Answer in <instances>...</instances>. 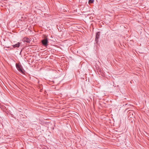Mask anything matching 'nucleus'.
Instances as JSON below:
<instances>
[{"instance_id": "nucleus-5", "label": "nucleus", "mask_w": 149, "mask_h": 149, "mask_svg": "<svg viewBox=\"0 0 149 149\" xmlns=\"http://www.w3.org/2000/svg\"><path fill=\"white\" fill-rule=\"evenodd\" d=\"M133 114H134V111L133 110H130V112L128 113V115L129 117L131 118L133 116Z\"/></svg>"}, {"instance_id": "nucleus-1", "label": "nucleus", "mask_w": 149, "mask_h": 149, "mask_svg": "<svg viewBox=\"0 0 149 149\" xmlns=\"http://www.w3.org/2000/svg\"><path fill=\"white\" fill-rule=\"evenodd\" d=\"M16 66L17 69L19 72L22 74H24V72L22 67L21 65H19L18 63H16Z\"/></svg>"}, {"instance_id": "nucleus-3", "label": "nucleus", "mask_w": 149, "mask_h": 149, "mask_svg": "<svg viewBox=\"0 0 149 149\" xmlns=\"http://www.w3.org/2000/svg\"><path fill=\"white\" fill-rule=\"evenodd\" d=\"M100 32H98L96 33L95 41H96V42L98 41V39L100 37Z\"/></svg>"}, {"instance_id": "nucleus-7", "label": "nucleus", "mask_w": 149, "mask_h": 149, "mask_svg": "<svg viewBox=\"0 0 149 149\" xmlns=\"http://www.w3.org/2000/svg\"><path fill=\"white\" fill-rule=\"evenodd\" d=\"M94 1V0H89L88 2L90 3H93Z\"/></svg>"}, {"instance_id": "nucleus-4", "label": "nucleus", "mask_w": 149, "mask_h": 149, "mask_svg": "<svg viewBox=\"0 0 149 149\" xmlns=\"http://www.w3.org/2000/svg\"><path fill=\"white\" fill-rule=\"evenodd\" d=\"M23 41L24 42H26L27 43H30L31 40L29 38H27V37H25L23 39Z\"/></svg>"}, {"instance_id": "nucleus-2", "label": "nucleus", "mask_w": 149, "mask_h": 149, "mask_svg": "<svg viewBox=\"0 0 149 149\" xmlns=\"http://www.w3.org/2000/svg\"><path fill=\"white\" fill-rule=\"evenodd\" d=\"M42 42L44 45L45 46L47 45L48 43L47 39L46 38L44 39L42 41Z\"/></svg>"}, {"instance_id": "nucleus-6", "label": "nucleus", "mask_w": 149, "mask_h": 149, "mask_svg": "<svg viewBox=\"0 0 149 149\" xmlns=\"http://www.w3.org/2000/svg\"><path fill=\"white\" fill-rule=\"evenodd\" d=\"M20 43L18 42L17 44L13 45L12 46L14 48L19 47L20 46Z\"/></svg>"}]
</instances>
